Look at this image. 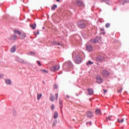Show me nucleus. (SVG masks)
Masks as SVG:
<instances>
[{"instance_id": "6e6d98bb", "label": "nucleus", "mask_w": 129, "mask_h": 129, "mask_svg": "<svg viewBox=\"0 0 129 129\" xmlns=\"http://www.w3.org/2000/svg\"><path fill=\"white\" fill-rule=\"evenodd\" d=\"M43 83L44 84H45V82H44V81H43Z\"/></svg>"}, {"instance_id": "cd10ccee", "label": "nucleus", "mask_w": 129, "mask_h": 129, "mask_svg": "<svg viewBox=\"0 0 129 129\" xmlns=\"http://www.w3.org/2000/svg\"><path fill=\"white\" fill-rule=\"evenodd\" d=\"M111 117H112V116H110L109 117H106V120L108 121V120H111Z\"/></svg>"}, {"instance_id": "603ef678", "label": "nucleus", "mask_w": 129, "mask_h": 129, "mask_svg": "<svg viewBox=\"0 0 129 129\" xmlns=\"http://www.w3.org/2000/svg\"><path fill=\"white\" fill-rule=\"evenodd\" d=\"M56 2H57V3H59V2H60V0H56Z\"/></svg>"}, {"instance_id": "412c9836", "label": "nucleus", "mask_w": 129, "mask_h": 129, "mask_svg": "<svg viewBox=\"0 0 129 129\" xmlns=\"http://www.w3.org/2000/svg\"><path fill=\"white\" fill-rule=\"evenodd\" d=\"M50 99L51 101H54V100H55V97H54L53 95H52V94H51Z\"/></svg>"}, {"instance_id": "5701e85b", "label": "nucleus", "mask_w": 129, "mask_h": 129, "mask_svg": "<svg viewBox=\"0 0 129 129\" xmlns=\"http://www.w3.org/2000/svg\"><path fill=\"white\" fill-rule=\"evenodd\" d=\"M57 9V5H54L52 6V7H51V10L53 11L55 9Z\"/></svg>"}, {"instance_id": "49530a36", "label": "nucleus", "mask_w": 129, "mask_h": 129, "mask_svg": "<svg viewBox=\"0 0 129 129\" xmlns=\"http://www.w3.org/2000/svg\"><path fill=\"white\" fill-rule=\"evenodd\" d=\"M100 30H101V31H104V29H103V28H101Z\"/></svg>"}, {"instance_id": "8fccbe9b", "label": "nucleus", "mask_w": 129, "mask_h": 129, "mask_svg": "<svg viewBox=\"0 0 129 129\" xmlns=\"http://www.w3.org/2000/svg\"><path fill=\"white\" fill-rule=\"evenodd\" d=\"M121 91L120 90H118L117 92H120Z\"/></svg>"}, {"instance_id": "4d7b16f0", "label": "nucleus", "mask_w": 129, "mask_h": 129, "mask_svg": "<svg viewBox=\"0 0 129 129\" xmlns=\"http://www.w3.org/2000/svg\"><path fill=\"white\" fill-rule=\"evenodd\" d=\"M122 6H124V3H123V4H122Z\"/></svg>"}, {"instance_id": "13d9d810", "label": "nucleus", "mask_w": 129, "mask_h": 129, "mask_svg": "<svg viewBox=\"0 0 129 129\" xmlns=\"http://www.w3.org/2000/svg\"><path fill=\"white\" fill-rule=\"evenodd\" d=\"M76 96H78V94H76Z\"/></svg>"}, {"instance_id": "58836bf2", "label": "nucleus", "mask_w": 129, "mask_h": 129, "mask_svg": "<svg viewBox=\"0 0 129 129\" xmlns=\"http://www.w3.org/2000/svg\"><path fill=\"white\" fill-rule=\"evenodd\" d=\"M54 108H55V106H54V105H52L51 106L52 110H53Z\"/></svg>"}, {"instance_id": "09e8293b", "label": "nucleus", "mask_w": 129, "mask_h": 129, "mask_svg": "<svg viewBox=\"0 0 129 129\" xmlns=\"http://www.w3.org/2000/svg\"><path fill=\"white\" fill-rule=\"evenodd\" d=\"M33 26H35V28H36L37 24L36 23H34V25Z\"/></svg>"}, {"instance_id": "72a5a7b5", "label": "nucleus", "mask_w": 129, "mask_h": 129, "mask_svg": "<svg viewBox=\"0 0 129 129\" xmlns=\"http://www.w3.org/2000/svg\"><path fill=\"white\" fill-rule=\"evenodd\" d=\"M57 88H58V86L57 85V84H55V85L53 86V89H54V90L57 89Z\"/></svg>"}, {"instance_id": "9b49d317", "label": "nucleus", "mask_w": 129, "mask_h": 129, "mask_svg": "<svg viewBox=\"0 0 129 129\" xmlns=\"http://www.w3.org/2000/svg\"><path fill=\"white\" fill-rule=\"evenodd\" d=\"M76 4L78 6H79V7H82V6H83L84 3L82 1H77Z\"/></svg>"}, {"instance_id": "ddd939ff", "label": "nucleus", "mask_w": 129, "mask_h": 129, "mask_svg": "<svg viewBox=\"0 0 129 129\" xmlns=\"http://www.w3.org/2000/svg\"><path fill=\"white\" fill-rule=\"evenodd\" d=\"M25 38H26V34L25 33L20 34V35H19V39H21V40H24Z\"/></svg>"}, {"instance_id": "c03bdc74", "label": "nucleus", "mask_w": 129, "mask_h": 129, "mask_svg": "<svg viewBox=\"0 0 129 129\" xmlns=\"http://www.w3.org/2000/svg\"><path fill=\"white\" fill-rule=\"evenodd\" d=\"M103 91H104V93H106V92H107V90H103Z\"/></svg>"}, {"instance_id": "f8f14e48", "label": "nucleus", "mask_w": 129, "mask_h": 129, "mask_svg": "<svg viewBox=\"0 0 129 129\" xmlns=\"http://www.w3.org/2000/svg\"><path fill=\"white\" fill-rule=\"evenodd\" d=\"M87 117H90V118H91V117H93V115L92 114V112L88 111L87 112Z\"/></svg>"}, {"instance_id": "f704fd0d", "label": "nucleus", "mask_w": 129, "mask_h": 129, "mask_svg": "<svg viewBox=\"0 0 129 129\" xmlns=\"http://www.w3.org/2000/svg\"><path fill=\"white\" fill-rule=\"evenodd\" d=\"M37 63L39 65V66H42V64H41V62H40V61L37 60Z\"/></svg>"}, {"instance_id": "dca6fc26", "label": "nucleus", "mask_w": 129, "mask_h": 129, "mask_svg": "<svg viewBox=\"0 0 129 129\" xmlns=\"http://www.w3.org/2000/svg\"><path fill=\"white\" fill-rule=\"evenodd\" d=\"M95 113L96 114H100V113H101V111L99 109H96Z\"/></svg>"}, {"instance_id": "f3484780", "label": "nucleus", "mask_w": 129, "mask_h": 129, "mask_svg": "<svg viewBox=\"0 0 129 129\" xmlns=\"http://www.w3.org/2000/svg\"><path fill=\"white\" fill-rule=\"evenodd\" d=\"M94 40H95V43H98V42L100 41V37H97L96 38L94 39Z\"/></svg>"}, {"instance_id": "6e6552de", "label": "nucleus", "mask_w": 129, "mask_h": 129, "mask_svg": "<svg viewBox=\"0 0 129 129\" xmlns=\"http://www.w3.org/2000/svg\"><path fill=\"white\" fill-rule=\"evenodd\" d=\"M96 80L97 83H98L99 84H100L102 83V82H103V80H102V79H101V78L99 76L96 77Z\"/></svg>"}, {"instance_id": "3c124183", "label": "nucleus", "mask_w": 129, "mask_h": 129, "mask_svg": "<svg viewBox=\"0 0 129 129\" xmlns=\"http://www.w3.org/2000/svg\"><path fill=\"white\" fill-rule=\"evenodd\" d=\"M57 45H60V43H57Z\"/></svg>"}, {"instance_id": "b1692460", "label": "nucleus", "mask_w": 129, "mask_h": 129, "mask_svg": "<svg viewBox=\"0 0 129 129\" xmlns=\"http://www.w3.org/2000/svg\"><path fill=\"white\" fill-rule=\"evenodd\" d=\"M57 120H54L53 121V123H52V125H53V126H56V123H57Z\"/></svg>"}, {"instance_id": "f257e3e1", "label": "nucleus", "mask_w": 129, "mask_h": 129, "mask_svg": "<svg viewBox=\"0 0 129 129\" xmlns=\"http://www.w3.org/2000/svg\"><path fill=\"white\" fill-rule=\"evenodd\" d=\"M63 69H66L67 71H70L71 69H73V64H72V63L71 61H69L66 62L62 66Z\"/></svg>"}, {"instance_id": "a211bd4d", "label": "nucleus", "mask_w": 129, "mask_h": 129, "mask_svg": "<svg viewBox=\"0 0 129 129\" xmlns=\"http://www.w3.org/2000/svg\"><path fill=\"white\" fill-rule=\"evenodd\" d=\"M5 82L6 83V84H12V81H11V80L9 79H7L5 80Z\"/></svg>"}, {"instance_id": "aec40b11", "label": "nucleus", "mask_w": 129, "mask_h": 129, "mask_svg": "<svg viewBox=\"0 0 129 129\" xmlns=\"http://www.w3.org/2000/svg\"><path fill=\"white\" fill-rule=\"evenodd\" d=\"M58 117V112L57 111H55L54 113L53 118H57Z\"/></svg>"}, {"instance_id": "2eb2a0df", "label": "nucleus", "mask_w": 129, "mask_h": 129, "mask_svg": "<svg viewBox=\"0 0 129 129\" xmlns=\"http://www.w3.org/2000/svg\"><path fill=\"white\" fill-rule=\"evenodd\" d=\"M87 90L88 91V94L89 95H92V94H93V89H87Z\"/></svg>"}, {"instance_id": "423d86ee", "label": "nucleus", "mask_w": 129, "mask_h": 129, "mask_svg": "<svg viewBox=\"0 0 129 129\" xmlns=\"http://www.w3.org/2000/svg\"><path fill=\"white\" fill-rule=\"evenodd\" d=\"M58 69H60V67L58 65H56L51 68V71H52V72H55V71H57Z\"/></svg>"}, {"instance_id": "c756f323", "label": "nucleus", "mask_w": 129, "mask_h": 129, "mask_svg": "<svg viewBox=\"0 0 129 129\" xmlns=\"http://www.w3.org/2000/svg\"><path fill=\"white\" fill-rule=\"evenodd\" d=\"M59 107L60 108V109H62V105L61 104H62V102L61 101V99H59Z\"/></svg>"}, {"instance_id": "2f4dec72", "label": "nucleus", "mask_w": 129, "mask_h": 129, "mask_svg": "<svg viewBox=\"0 0 129 129\" xmlns=\"http://www.w3.org/2000/svg\"><path fill=\"white\" fill-rule=\"evenodd\" d=\"M106 28H109L110 27V24L109 23H106L105 25Z\"/></svg>"}, {"instance_id": "052dcab7", "label": "nucleus", "mask_w": 129, "mask_h": 129, "mask_svg": "<svg viewBox=\"0 0 129 129\" xmlns=\"http://www.w3.org/2000/svg\"><path fill=\"white\" fill-rule=\"evenodd\" d=\"M103 2H104V1H105V0H102Z\"/></svg>"}, {"instance_id": "bb28decb", "label": "nucleus", "mask_w": 129, "mask_h": 129, "mask_svg": "<svg viewBox=\"0 0 129 129\" xmlns=\"http://www.w3.org/2000/svg\"><path fill=\"white\" fill-rule=\"evenodd\" d=\"M92 64H93V62H92L90 60H89L88 62L86 63V65H92Z\"/></svg>"}, {"instance_id": "4be33fe9", "label": "nucleus", "mask_w": 129, "mask_h": 129, "mask_svg": "<svg viewBox=\"0 0 129 129\" xmlns=\"http://www.w3.org/2000/svg\"><path fill=\"white\" fill-rule=\"evenodd\" d=\"M124 120V119L122 118L121 120H120L119 118L117 119V121L118 122H120V123H122Z\"/></svg>"}, {"instance_id": "37998d69", "label": "nucleus", "mask_w": 129, "mask_h": 129, "mask_svg": "<svg viewBox=\"0 0 129 129\" xmlns=\"http://www.w3.org/2000/svg\"><path fill=\"white\" fill-rule=\"evenodd\" d=\"M4 77V75H0V79L1 78H3V77Z\"/></svg>"}, {"instance_id": "4468645a", "label": "nucleus", "mask_w": 129, "mask_h": 129, "mask_svg": "<svg viewBox=\"0 0 129 129\" xmlns=\"http://www.w3.org/2000/svg\"><path fill=\"white\" fill-rule=\"evenodd\" d=\"M10 52H11V53H15V52H16V45L13 46L11 48V50H10Z\"/></svg>"}, {"instance_id": "473e14b6", "label": "nucleus", "mask_w": 129, "mask_h": 129, "mask_svg": "<svg viewBox=\"0 0 129 129\" xmlns=\"http://www.w3.org/2000/svg\"><path fill=\"white\" fill-rule=\"evenodd\" d=\"M52 45H57V41H54L51 42Z\"/></svg>"}, {"instance_id": "7ed1b4c3", "label": "nucleus", "mask_w": 129, "mask_h": 129, "mask_svg": "<svg viewBox=\"0 0 129 129\" xmlns=\"http://www.w3.org/2000/svg\"><path fill=\"white\" fill-rule=\"evenodd\" d=\"M75 62L76 63V64H80L82 61L81 60V56L79 55H76V57L75 58Z\"/></svg>"}, {"instance_id": "0eeeda50", "label": "nucleus", "mask_w": 129, "mask_h": 129, "mask_svg": "<svg viewBox=\"0 0 129 129\" xmlns=\"http://www.w3.org/2000/svg\"><path fill=\"white\" fill-rule=\"evenodd\" d=\"M104 59L103 56H99L96 58V61L98 62H102V61H104Z\"/></svg>"}, {"instance_id": "5fc2aeb1", "label": "nucleus", "mask_w": 129, "mask_h": 129, "mask_svg": "<svg viewBox=\"0 0 129 129\" xmlns=\"http://www.w3.org/2000/svg\"><path fill=\"white\" fill-rule=\"evenodd\" d=\"M120 90H121V91L122 90V87L121 88Z\"/></svg>"}, {"instance_id": "ea45409f", "label": "nucleus", "mask_w": 129, "mask_h": 129, "mask_svg": "<svg viewBox=\"0 0 129 129\" xmlns=\"http://www.w3.org/2000/svg\"><path fill=\"white\" fill-rule=\"evenodd\" d=\"M39 34H40V32L39 31V30L37 31L36 33L34 32V34L35 35H39Z\"/></svg>"}, {"instance_id": "864d4df0", "label": "nucleus", "mask_w": 129, "mask_h": 129, "mask_svg": "<svg viewBox=\"0 0 129 129\" xmlns=\"http://www.w3.org/2000/svg\"><path fill=\"white\" fill-rule=\"evenodd\" d=\"M43 30H45V27L42 28Z\"/></svg>"}, {"instance_id": "393cba45", "label": "nucleus", "mask_w": 129, "mask_h": 129, "mask_svg": "<svg viewBox=\"0 0 129 129\" xmlns=\"http://www.w3.org/2000/svg\"><path fill=\"white\" fill-rule=\"evenodd\" d=\"M41 97H42V94H38V95H37L38 100H39L40 99V98H41Z\"/></svg>"}, {"instance_id": "6ab92c4d", "label": "nucleus", "mask_w": 129, "mask_h": 129, "mask_svg": "<svg viewBox=\"0 0 129 129\" xmlns=\"http://www.w3.org/2000/svg\"><path fill=\"white\" fill-rule=\"evenodd\" d=\"M14 32L15 33V34H18V35H19V36L22 34V32H21L19 30H14Z\"/></svg>"}, {"instance_id": "e433bc0d", "label": "nucleus", "mask_w": 129, "mask_h": 129, "mask_svg": "<svg viewBox=\"0 0 129 129\" xmlns=\"http://www.w3.org/2000/svg\"><path fill=\"white\" fill-rule=\"evenodd\" d=\"M13 114H14V115H17V111L14 110H13Z\"/></svg>"}, {"instance_id": "4c0bfd02", "label": "nucleus", "mask_w": 129, "mask_h": 129, "mask_svg": "<svg viewBox=\"0 0 129 129\" xmlns=\"http://www.w3.org/2000/svg\"><path fill=\"white\" fill-rule=\"evenodd\" d=\"M91 42H92V43H95V39H91Z\"/></svg>"}, {"instance_id": "c85d7f7f", "label": "nucleus", "mask_w": 129, "mask_h": 129, "mask_svg": "<svg viewBox=\"0 0 129 129\" xmlns=\"http://www.w3.org/2000/svg\"><path fill=\"white\" fill-rule=\"evenodd\" d=\"M77 54H76V51H74L72 54L73 58H74V57H76Z\"/></svg>"}, {"instance_id": "1a4fd4ad", "label": "nucleus", "mask_w": 129, "mask_h": 129, "mask_svg": "<svg viewBox=\"0 0 129 129\" xmlns=\"http://www.w3.org/2000/svg\"><path fill=\"white\" fill-rule=\"evenodd\" d=\"M10 41H16L17 39H18V36L16 35H12L11 37L9 38Z\"/></svg>"}, {"instance_id": "bf43d9fd", "label": "nucleus", "mask_w": 129, "mask_h": 129, "mask_svg": "<svg viewBox=\"0 0 129 129\" xmlns=\"http://www.w3.org/2000/svg\"><path fill=\"white\" fill-rule=\"evenodd\" d=\"M86 124H88V122H86Z\"/></svg>"}, {"instance_id": "7c9ffc66", "label": "nucleus", "mask_w": 129, "mask_h": 129, "mask_svg": "<svg viewBox=\"0 0 129 129\" xmlns=\"http://www.w3.org/2000/svg\"><path fill=\"white\" fill-rule=\"evenodd\" d=\"M40 71H41V72H43V73H48V71L46 70H41Z\"/></svg>"}, {"instance_id": "9d476101", "label": "nucleus", "mask_w": 129, "mask_h": 129, "mask_svg": "<svg viewBox=\"0 0 129 129\" xmlns=\"http://www.w3.org/2000/svg\"><path fill=\"white\" fill-rule=\"evenodd\" d=\"M86 49L89 52H91L93 49V47L91 45H89L86 46Z\"/></svg>"}, {"instance_id": "a18cd8bd", "label": "nucleus", "mask_w": 129, "mask_h": 129, "mask_svg": "<svg viewBox=\"0 0 129 129\" xmlns=\"http://www.w3.org/2000/svg\"><path fill=\"white\" fill-rule=\"evenodd\" d=\"M89 123L90 125H91V124H92V122H91V121L89 122Z\"/></svg>"}, {"instance_id": "f03ea898", "label": "nucleus", "mask_w": 129, "mask_h": 129, "mask_svg": "<svg viewBox=\"0 0 129 129\" xmlns=\"http://www.w3.org/2000/svg\"><path fill=\"white\" fill-rule=\"evenodd\" d=\"M78 27L80 28V29H85L86 28V24L83 20H80L77 23Z\"/></svg>"}, {"instance_id": "a878e982", "label": "nucleus", "mask_w": 129, "mask_h": 129, "mask_svg": "<svg viewBox=\"0 0 129 129\" xmlns=\"http://www.w3.org/2000/svg\"><path fill=\"white\" fill-rule=\"evenodd\" d=\"M30 27L33 29V30H35L36 29V26H35L33 24H30Z\"/></svg>"}, {"instance_id": "de8ad7c7", "label": "nucleus", "mask_w": 129, "mask_h": 129, "mask_svg": "<svg viewBox=\"0 0 129 129\" xmlns=\"http://www.w3.org/2000/svg\"><path fill=\"white\" fill-rule=\"evenodd\" d=\"M66 97H67V98H69V97H70V96H69V95H67Z\"/></svg>"}, {"instance_id": "39448f33", "label": "nucleus", "mask_w": 129, "mask_h": 129, "mask_svg": "<svg viewBox=\"0 0 129 129\" xmlns=\"http://www.w3.org/2000/svg\"><path fill=\"white\" fill-rule=\"evenodd\" d=\"M16 61H17V62H20V63H23V64H28V62L26 61V60H24L19 57H16Z\"/></svg>"}, {"instance_id": "c9c22d12", "label": "nucleus", "mask_w": 129, "mask_h": 129, "mask_svg": "<svg viewBox=\"0 0 129 129\" xmlns=\"http://www.w3.org/2000/svg\"><path fill=\"white\" fill-rule=\"evenodd\" d=\"M122 1L124 3H125V4H127L128 3H129V0H122Z\"/></svg>"}, {"instance_id": "a19ab883", "label": "nucleus", "mask_w": 129, "mask_h": 129, "mask_svg": "<svg viewBox=\"0 0 129 129\" xmlns=\"http://www.w3.org/2000/svg\"><path fill=\"white\" fill-rule=\"evenodd\" d=\"M55 97H56V99L57 100L58 99V94H55Z\"/></svg>"}, {"instance_id": "20e7f679", "label": "nucleus", "mask_w": 129, "mask_h": 129, "mask_svg": "<svg viewBox=\"0 0 129 129\" xmlns=\"http://www.w3.org/2000/svg\"><path fill=\"white\" fill-rule=\"evenodd\" d=\"M110 75V73L106 70H104L102 72V76L103 77H108Z\"/></svg>"}, {"instance_id": "79ce46f5", "label": "nucleus", "mask_w": 129, "mask_h": 129, "mask_svg": "<svg viewBox=\"0 0 129 129\" xmlns=\"http://www.w3.org/2000/svg\"><path fill=\"white\" fill-rule=\"evenodd\" d=\"M35 53L34 52H30V55H35Z\"/></svg>"}]
</instances>
